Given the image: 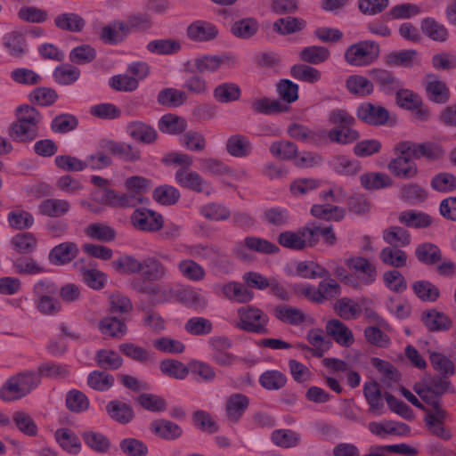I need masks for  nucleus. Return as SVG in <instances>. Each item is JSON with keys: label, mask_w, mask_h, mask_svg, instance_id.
<instances>
[{"label": "nucleus", "mask_w": 456, "mask_h": 456, "mask_svg": "<svg viewBox=\"0 0 456 456\" xmlns=\"http://www.w3.org/2000/svg\"><path fill=\"white\" fill-rule=\"evenodd\" d=\"M17 119L9 127L10 137L17 142L26 143L34 141L39 134L40 112L34 107L24 104L16 110Z\"/></svg>", "instance_id": "1"}, {"label": "nucleus", "mask_w": 456, "mask_h": 456, "mask_svg": "<svg viewBox=\"0 0 456 456\" xmlns=\"http://www.w3.org/2000/svg\"><path fill=\"white\" fill-rule=\"evenodd\" d=\"M40 384L39 375L35 371H24L10 377L0 388V399L13 402L28 395Z\"/></svg>", "instance_id": "2"}, {"label": "nucleus", "mask_w": 456, "mask_h": 456, "mask_svg": "<svg viewBox=\"0 0 456 456\" xmlns=\"http://www.w3.org/2000/svg\"><path fill=\"white\" fill-rule=\"evenodd\" d=\"M413 390L428 405V408H443L442 395L446 393H456L455 387L448 378L441 376L416 383L413 387Z\"/></svg>", "instance_id": "3"}, {"label": "nucleus", "mask_w": 456, "mask_h": 456, "mask_svg": "<svg viewBox=\"0 0 456 456\" xmlns=\"http://www.w3.org/2000/svg\"><path fill=\"white\" fill-rule=\"evenodd\" d=\"M379 56V45L372 40H362L346 48V61L352 66L365 67L373 63Z\"/></svg>", "instance_id": "4"}, {"label": "nucleus", "mask_w": 456, "mask_h": 456, "mask_svg": "<svg viewBox=\"0 0 456 456\" xmlns=\"http://www.w3.org/2000/svg\"><path fill=\"white\" fill-rule=\"evenodd\" d=\"M239 321L236 327L241 330L256 333H267L269 317L262 310L253 306H243L238 309Z\"/></svg>", "instance_id": "5"}, {"label": "nucleus", "mask_w": 456, "mask_h": 456, "mask_svg": "<svg viewBox=\"0 0 456 456\" xmlns=\"http://www.w3.org/2000/svg\"><path fill=\"white\" fill-rule=\"evenodd\" d=\"M248 250L261 254H275L279 248L271 241L256 236H247L243 240L238 241L233 248L232 254L241 259L249 260Z\"/></svg>", "instance_id": "6"}, {"label": "nucleus", "mask_w": 456, "mask_h": 456, "mask_svg": "<svg viewBox=\"0 0 456 456\" xmlns=\"http://www.w3.org/2000/svg\"><path fill=\"white\" fill-rule=\"evenodd\" d=\"M425 412L424 421L428 431L441 439L449 440L452 433L444 424L448 418V412L443 408H428Z\"/></svg>", "instance_id": "7"}, {"label": "nucleus", "mask_w": 456, "mask_h": 456, "mask_svg": "<svg viewBox=\"0 0 456 456\" xmlns=\"http://www.w3.org/2000/svg\"><path fill=\"white\" fill-rule=\"evenodd\" d=\"M96 264L86 258H80L74 263V267L80 272L84 282L91 289H102L106 283V275L95 268Z\"/></svg>", "instance_id": "8"}, {"label": "nucleus", "mask_w": 456, "mask_h": 456, "mask_svg": "<svg viewBox=\"0 0 456 456\" xmlns=\"http://www.w3.org/2000/svg\"><path fill=\"white\" fill-rule=\"evenodd\" d=\"M175 179L183 188L209 194L212 191L210 183L205 180L199 173L192 170L179 168L175 174Z\"/></svg>", "instance_id": "9"}, {"label": "nucleus", "mask_w": 456, "mask_h": 456, "mask_svg": "<svg viewBox=\"0 0 456 456\" xmlns=\"http://www.w3.org/2000/svg\"><path fill=\"white\" fill-rule=\"evenodd\" d=\"M423 86L428 99L437 104H444L450 99V90L444 81L435 74L426 75Z\"/></svg>", "instance_id": "10"}, {"label": "nucleus", "mask_w": 456, "mask_h": 456, "mask_svg": "<svg viewBox=\"0 0 456 456\" xmlns=\"http://www.w3.org/2000/svg\"><path fill=\"white\" fill-rule=\"evenodd\" d=\"M131 221L136 229L145 232H157L163 227L162 216L146 208L135 209L131 216Z\"/></svg>", "instance_id": "11"}, {"label": "nucleus", "mask_w": 456, "mask_h": 456, "mask_svg": "<svg viewBox=\"0 0 456 456\" xmlns=\"http://www.w3.org/2000/svg\"><path fill=\"white\" fill-rule=\"evenodd\" d=\"M347 266L358 274L360 282L369 286L377 279V268L369 259L363 256H353L346 260Z\"/></svg>", "instance_id": "12"}, {"label": "nucleus", "mask_w": 456, "mask_h": 456, "mask_svg": "<svg viewBox=\"0 0 456 456\" xmlns=\"http://www.w3.org/2000/svg\"><path fill=\"white\" fill-rule=\"evenodd\" d=\"M79 254V248L73 241H64L54 246L48 254L50 264L61 266L71 263Z\"/></svg>", "instance_id": "13"}, {"label": "nucleus", "mask_w": 456, "mask_h": 456, "mask_svg": "<svg viewBox=\"0 0 456 456\" xmlns=\"http://www.w3.org/2000/svg\"><path fill=\"white\" fill-rule=\"evenodd\" d=\"M357 117L366 124L382 126L387 122L389 114L384 107L366 102L358 107Z\"/></svg>", "instance_id": "14"}, {"label": "nucleus", "mask_w": 456, "mask_h": 456, "mask_svg": "<svg viewBox=\"0 0 456 456\" xmlns=\"http://www.w3.org/2000/svg\"><path fill=\"white\" fill-rule=\"evenodd\" d=\"M306 339L312 347L305 344H299L297 347L304 351L312 352V354L316 357H322L331 345L329 336L325 335L321 329H311L307 332Z\"/></svg>", "instance_id": "15"}, {"label": "nucleus", "mask_w": 456, "mask_h": 456, "mask_svg": "<svg viewBox=\"0 0 456 456\" xmlns=\"http://www.w3.org/2000/svg\"><path fill=\"white\" fill-rule=\"evenodd\" d=\"M237 64V60L234 56L229 54L205 55L195 59L194 66L198 72H215L221 66L226 65L232 67Z\"/></svg>", "instance_id": "16"}, {"label": "nucleus", "mask_w": 456, "mask_h": 456, "mask_svg": "<svg viewBox=\"0 0 456 456\" xmlns=\"http://www.w3.org/2000/svg\"><path fill=\"white\" fill-rule=\"evenodd\" d=\"M249 406V398L240 393L227 397L225 402V416L232 423H237Z\"/></svg>", "instance_id": "17"}, {"label": "nucleus", "mask_w": 456, "mask_h": 456, "mask_svg": "<svg viewBox=\"0 0 456 456\" xmlns=\"http://www.w3.org/2000/svg\"><path fill=\"white\" fill-rule=\"evenodd\" d=\"M100 146L110 154L117 155L125 161L134 162L141 159V151L131 144L102 140L100 142Z\"/></svg>", "instance_id": "18"}, {"label": "nucleus", "mask_w": 456, "mask_h": 456, "mask_svg": "<svg viewBox=\"0 0 456 456\" xmlns=\"http://www.w3.org/2000/svg\"><path fill=\"white\" fill-rule=\"evenodd\" d=\"M273 314L281 322L292 326H299L308 320L307 315L301 309L289 305H276Z\"/></svg>", "instance_id": "19"}, {"label": "nucleus", "mask_w": 456, "mask_h": 456, "mask_svg": "<svg viewBox=\"0 0 456 456\" xmlns=\"http://www.w3.org/2000/svg\"><path fill=\"white\" fill-rule=\"evenodd\" d=\"M187 36L193 41L207 42L216 38L218 28L209 21L196 20L188 27Z\"/></svg>", "instance_id": "20"}, {"label": "nucleus", "mask_w": 456, "mask_h": 456, "mask_svg": "<svg viewBox=\"0 0 456 456\" xmlns=\"http://www.w3.org/2000/svg\"><path fill=\"white\" fill-rule=\"evenodd\" d=\"M126 129L132 139L145 144L154 142L158 137L155 128L142 121H131L126 125Z\"/></svg>", "instance_id": "21"}, {"label": "nucleus", "mask_w": 456, "mask_h": 456, "mask_svg": "<svg viewBox=\"0 0 456 456\" xmlns=\"http://www.w3.org/2000/svg\"><path fill=\"white\" fill-rule=\"evenodd\" d=\"M389 172L400 179H411L418 174V167L409 157L399 156L393 159L387 166Z\"/></svg>", "instance_id": "22"}, {"label": "nucleus", "mask_w": 456, "mask_h": 456, "mask_svg": "<svg viewBox=\"0 0 456 456\" xmlns=\"http://www.w3.org/2000/svg\"><path fill=\"white\" fill-rule=\"evenodd\" d=\"M141 266L140 272L145 281H158L169 276L168 269L154 256L144 258Z\"/></svg>", "instance_id": "23"}, {"label": "nucleus", "mask_w": 456, "mask_h": 456, "mask_svg": "<svg viewBox=\"0 0 456 456\" xmlns=\"http://www.w3.org/2000/svg\"><path fill=\"white\" fill-rule=\"evenodd\" d=\"M71 208L67 200L49 198L43 200L38 205V213L48 217H61L66 216Z\"/></svg>", "instance_id": "24"}, {"label": "nucleus", "mask_w": 456, "mask_h": 456, "mask_svg": "<svg viewBox=\"0 0 456 456\" xmlns=\"http://www.w3.org/2000/svg\"><path fill=\"white\" fill-rule=\"evenodd\" d=\"M225 148L232 157L246 158L252 153L253 144L246 135L234 134L228 137Z\"/></svg>", "instance_id": "25"}, {"label": "nucleus", "mask_w": 456, "mask_h": 456, "mask_svg": "<svg viewBox=\"0 0 456 456\" xmlns=\"http://www.w3.org/2000/svg\"><path fill=\"white\" fill-rule=\"evenodd\" d=\"M97 327L103 336L115 339L124 338L128 330L126 324L114 316H105L102 318Z\"/></svg>", "instance_id": "26"}, {"label": "nucleus", "mask_w": 456, "mask_h": 456, "mask_svg": "<svg viewBox=\"0 0 456 456\" xmlns=\"http://www.w3.org/2000/svg\"><path fill=\"white\" fill-rule=\"evenodd\" d=\"M221 290L227 299L240 304L248 303L254 297V293L248 288L237 281L224 284Z\"/></svg>", "instance_id": "27"}, {"label": "nucleus", "mask_w": 456, "mask_h": 456, "mask_svg": "<svg viewBox=\"0 0 456 456\" xmlns=\"http://www.w3.org/2000/svg\"><path fill=\"white\" fill-rule=\"evenodd\" d=\"M150 429L157 436L167 441L175 440L183 435L179 425L164 419L152 421Z\"/></svg>", "instance_id": "28"}, {"label": "nucleus", "mask_w": 456, "mask_h": 456, "mask_svg": "<svg viewBox=\"0 0 456 456\" xmlns=\"http://www.w3.org/2000/svg\"><path fill=\"white\" fill-rule=\"evenodd\" d=\"M54 439L60 447L70 453L77 454L81 450V443L77 436L69 428H61L55 430Z\"/></svg>", "instance_id": "29"}, {"label": "nucleus", "mask_w": 456, "mask_h": 456, "mask_svg": "<svg viewBox=\"0 0 456 456\" xmlns=\"http://www.w3.org/2000/svg\"><path fill=\"white\" fill-rule=\"evenodd\" d=\"M329 167L341 175H354L361 170L360 163L345 155H335L329 160Z\"/></svg>", "instance_id": "30"}, {"label": "nucleus", "mask_w": 456, "mask_h": 456, "mask_svg": "<svg viewBox=\"0 0 456 456\" xmlns=\"http://www.w3.org/2000/svg\"><path fill=\"white\" fill-rule=\"evenodd\" d=\"M177 270L184 279L190 281H201L206 277V271L204 267L191 258H185L179 261L177 264Z\"/></svg>", "instance_id": "31"}, {"label": "nucleus", "mask_w": 456, "mask_h": 456, "mask_svg": "<svg viewBox=\"0 0 456 456\" xmlns=\"http://www.w3.org/2000/svg\"><path fill=\"white\" fill-rule=\"evenodd\" d=\"M327 333L334 340L344 346H349L354 343V335L352 331L340 321L331 320L326 324Z\"/></svg>", "instance_id": "32"}, {"label": "nucleus", "mask_w": 456, "mask_h": 456, "mask_svg": "<svg viewBox=\"0 0 456 456\" xmlns=\"http://www.w3.org/2000/svg\"><path fill=\"white\" fill-rule=\"evenodd\" d=\"M85 444L94 452L104 454L111 446L110 438L102 433L94 430H86L82 433Z\"/></svg>", "instance_id": "33"}, {"label": "nucleus", "mask_w": 456, "mask_h": 456, "mask_svg": "<svg viewBox=\"0 0 456 456\" xmlns=\"http://www.w3.org/2000/svg\"><path fill=\"white\" fill-rule=\"evenodd\" d=\"M382 238L388 247L403 248L411 243V235L401 226H390L382 232Z\"/></svg>", "instance_id": "34"}, {"label": "nucleus", "mask_w": 456, "mask_h": 456, "mask_svg": "<svg viewBox=\"0 0 456 456\" xmlns=\"http://www.w3.org/2000/svg\"><path fill=\"white\" fill-rule=\"evenodd\" d=\"M3 44L10 55L14 58L20 59L27 53L26 39L20 32L12 31L6 34L3 37Z\"/></svg>", "instance_id": "35"}, {"label": "nucleus", "mask_w": 456, "mask_h": 456, "mask_svg": "<svg viewBox=\"0 0 456 456\" xmlns=\"http://www.w3.org/2000/svg\"><path fill=\"white\" fill-rule=\"evenodd\" d=\"M421 320L424 325L431 331L446 330L452 326V321L448 316L436 310L424 312Z\"/></svg>", "instance_id": "36"}, {"label": "nucleus", "mask_w": 456, "mask_h": 456, "mask_svg": "<svg viewBox=\"0 0 456 456\" xmlns=\"http://www.w3.org/2000/svg\"><path fill=\"white\" fill-rule=\"evenodd\" d=\"M370 79L378 84L380 89L386 93H391L400 87V82L394 75L382 69H372L369 72Z\"/></svg>", "instance_id": "37"}, {"label": "nucleus", "mask_w": 456, "mask_h": 456, "mask_svg": "<svg viewBox=\"0 0 456 456\" xmlns=\"http://www.w3.org/2000/svg\"><path fill=\"white\" fill-rule=\"evenodd\" d=\"M106 411L112 419L121 424L130 422L134 416L132 407L118 400L109 402L106 405Z\"/></svg>", "instance_id": "38"}, {"label": "nucleus", "mask_w": 456, "mask_h": 456, "mask_svg": "<svg viewBox=\"0 0 456 456\" xmlns=\"http://www.w3.org/2000/svg\"><path fill=\"white\" fill-rule=\"evenodd\" d=\"M380 261L394 268H403L407 265L408 256L400 248L386 247L379 253Z\"/></svg>", "instance_id": "39"}, {"label": "nucleus", "mask_w": 456, "mask_h": 456, "mask_svg": "<svg viewBox=\"0 0 456 456\" xmlns=\"http://www.w3.org/2000/svg\"><path fill=\"white\" fill-rule=\"evenodd\" d=\"M272 442L281 448H294L299 445L301 436L292 429H275L271 434Z\"/></svg>", "instance_id": "40"}, {"label": "nucleus", "mask_w": 456, "mask_h": 456, "mask_svg": "<svg viewBox=\"0 0 456 456\" xmlns=\"http://www.w3.org/2000/svg\"><path fill=\"white\" fill-rule=\"evenodd\" d=\"M278 242L282 247L293 250H302L308 247L303 228L297 232L286 231L281 232L278 237Z\"/></svg>", "instance_id": "41"}, {"label": "nucleus", "mask_w": 456, "mask_h": 456, "mask_svg": "<svg viewBox=\"0 0 456 456\" xmlns=\"http://www.w3.org/2000/svg\"><path fill=\"white\" fill-rule=\"evenodd\" d=\"M311 214L326 221L342 220L346 216V209L338 206H333L328 202L324 204H315L311 208Z\"/></svg>", "instance_id": "42"}, {"label": "nucleus", "mask_w": 456, "mask_h": 456, "mask_svg": "<svg viewBox=\"0 0 456 456\" xmlns=\"http://www.w3.org/2000/svg\"><path fill=\"white\" fill-rule=\"evenodd\" d=\"M158 127L164 134H179L185 131L187 121L177 115L166 114L159 120Z\"/></svg>", "instance_id": "43"}, {"label": "nucleus", "mask_w": 456, "mask_h": 456, "mask_svg": "<svg viewBox=\"0 0 456 456\" xmlns=\"http://www.w3.org/2000/svg\"><path fill=\"white\" fill-rule=\"evenodd\" d=\"M54 25L61 30L80 32L84 28L86 21L77 13L65 12L55 17Z\"/></svg>", "instance_id": "44"}, {"label": "nucleus", "mask_w": 456, "mask_h": 456, "mask_svg": "<svg viewBox=\"0 0 456 456\" xmlns=\"http://www.w3.org/2000/svg\"><path fill=\"white\" fill-rule=\"evenodd\" d=\"M80 73L78 68L65 63L54 69L53 77L61 86H70L79 79Z\"/></svg>", "instance_id": "45"}, {"label": "nucleus", "mask_w": 456, "mask_h": 456, "mask_svg": "<svg viewBox=\"0 0 456 456\" xmlns=\"http://www.w3.org/2000/svg\"><path fill=\"white\" fill-rule=\"evenodd\" d=\"M306 26L305 20L287 16L280 18L273 23V30L281 35H289L303 30Z\"/></svg>", "instance_id": "46"}, {"label": "nucleus", "mask_w": 456, "mask_h": 456, "mask_svg": "<svg viewBox=\"0 0 456 456\" xmlns=\"http://www.w3.org/2000/svg\"><path fill=\"white\" fill-rule=\"evenodd\" d=\"M423 33L430 39L437 42H444L449 37L448 29L445 26L434 18L424 19L421 23Z\"/></svg>", "instance_id": "47"}, {"label": "nucleus", "mask_w": 456, "mask_h": 456, "mask_svg": "<svg viewBox=\"0 0 456 456\" xmlns=\"http://www.w3.org/2000/svg\"><path fill=\"white\" fill-rule=\"evenodd\" d=\"M330 56L328 48L320 45H311L303 48L299 53L302 61L317 65L326 61Z\"/></svg>", "instance_id": "48"}, {"label": "nucleus", "mask_w": 456, "mask_h": 456, "mask_svg": "<svg viewBox=\"0 0 456 456\" xmlns=\"http://www.w3.org/2000/svg\"><path fill=\"white\" fill-rule=\"evenodd\" d=\"M84 232L88 238L102 242H110L116 238L115 230L102 223L91 224L85 228Z\"/></svg>", "instance_id": "49"}, {"label": "nucleus", "mask_w": 456, "mask_h": 456, "mask_svg": "<svg viewBox=\"0 0 456 456\" xmlns=\"http://www.w3.org/2000/svg\"><path fill=\"white\" fill-rule=\"evenodd\" d=\"M418 52L412 49L390 53L386 56V63L389 66L411 68L417 62Z\"/></svg>", "instance_id": "50"}, {"label": "nucleus", "mask_w": 456, "mask_h": 456, "mask_svg": "<svg viewBox=\"0 0 456 456\" xmlns=\"http://www.w3.org/2000/svg\"><path fill=\"white\" fill-rule=\"evenodd\" d=\"M334 309L344 320L357 319L362 314L361 305L349 297L338 299L335 304Z\"/></svg>", "instance_id": "51"}, {"label": "nucleus", "mask_w": 456, "mask_h": 456, "mask_svg": "<svg viewBox=\"0 0 456 456\" xmlns=\"http://www.w3.org/2000/svg\"><path fill=\"white\" fill-rule=\"evenodd\" d=\"M11 244L17 253L26 255L36 250L37 240L31 232H20L12 238Z\"/></svg>", "instance_id": "52"}, {"label": "nucleus", "mask_w": 456, "mask_h": 456, "mask_svg": "<svg viewBox=\"0 0 456 456\" xmlns=\"http://www.w3.org/2000/svg\"><path fill=\"white\" fill-rule=\"evenodd\" d=\"M287 377L277 370H268L259 377V384L266 390H279L286 386Z\"/></svg>", "instance_id": "53"}, {"label": "nucleus", "mask_w": 456, "mask_h": 456, "mask_svg": "<svg viewBox=\"0 0 456 456\" xmlns=\"http://www.w3.org/2000/svg\"><path fill=\"white\" fill-rule=\"evenodd\" d=\"M361 184L367 190H379L392 185V179L383 173L370 172L360 176Z\"/></svg>", "instance_id": "54"}, {"label": "nucleus", "mask_w": 456, "mask_h": 456, "mask_svg": "<svg viewBox=\"0 0 456 456\" xmlns=\"http://www.w3.org/2000/svg\"><path fill=\"white\" fill-rule=\"evenodd\" d=\"M347 90L358 96L370 95L373 92V84L365 77L360 75L350 76L346 82Z\"/></svg>", "instance_id": "55"}, {"label": "nucleus", "mask_w": 456, "mask_h": 456, "mask_svg": "<svg viewBox=\"0 0 456 456\" xmlns=\"http://www.w3.org/2000/svg\"><path fill=\"white\" fill-rule=\"evenodd\" d=\"M429 359L432 367L441 377L449 378L455 374V364L453 361L446 355L433 352L430 354Z\"/></svg>", "instance_id": "56"}, {"label": "nucleus", "mask_w": 456, "mask_h": 456, "mask_svg": "<svg viewBox=\"0 0 456 456\" xmlns=\"http://www.w3.org/2000/svg\"><path fill=\"white\" fill-rule=\"evenodd\" d=\"M97 365L105 370H118L123 364L122 357L115 351L101 349L95 354Z\"/></svg>", "instance_id": "57"}, {"label": "nucleus", "mask_w": 456, "mask_h": 456, "mask_svg": "<svg viewBox=\"0 0 456 456\" xmlns=\"http://www.w3.org/2000/svg\"><path fill=\"white\" fill-rule=\"evenodd\" d=\"M12 421L18 430L22 434L28 436H35L37 435L38 428L28 412L23 411H14L12 414Z\"/></svg>", "instance_id": "58"}, {"label": "nucleus", "mask_w": 456, "mask_h": 456, "mask_svg": "<svg viewBox=\"0 0 456 456\" xmlns=\"http://www.w3.org/2000/svg\"><path fill=\"white\" fill-rule=\"evenodd\" d=\"M146 49L151 53L168 55L178 53L181 50V45L175 39H157L150 41Z\"/></svg>", "instance_id": "59"}, {"label": "nucleus", "mask_w": 456, "mask_h": 456, "mask_svg": "<svg viewBox=\"0 0 456 456\" xmlns=\"http://www.w3.org/2000/svg\"><path fill=\"white\" fill-rule=\"evenodd\" d=\"M257 30L258 22L254 18H245L237 20L231 28V32L233 36L243 39L252 37Z\"/></svg>", "instance_id": "60"}, {"label": "nucleus", "mask_w": 456, "mask_h": 456, "mask_svg": "<svg viewBox=\"0 0 456 456\" xmlns=\"http://www.w3.org/2000/svg\"><path fill=\"white\" fill-rule=\"evenodd\" d=\"M185 331L192 336H207L213 330V323L204 317H191L184 324Z\"/></svg>", "instance_id": "61"}, {"label": "nucleus", "mask_w": 456, "mask_h": 456, "mask_svg": "<svg viewBox=\"0 0 456 456\" xmlns=\"http://www.w3.org/2000/svg\"><path fill=\"white\" fill-rule=\"evenodd\" d=\"M159 369L165 376L175 379H184L189 374V369L183 362L174 359L161 361Z\"/></svg>", "instance_id": "62"}, {"label": "nucleus", "mask_w": 456, "mask_h": 456, "mask_svg": "<svg viewBox=\"0 0 456 456\" xmlns=\"http://www.w3.org/2000/svg\"><path fill=\"white\" fill-rule=\"evenodd\" d=\"M118 349L124 355L140 363H147L152 360L151 354L147 349L131 342L120 344Z\"/></svg>", "instance_id": "63"}, {"label": "nucleus", "mask_w": 456, "mask_h": 456, "mask_svg": "<svg viewBox=\"0 0 456 456\" xmlns=\"http://www.w3.org/2000/svg\"><path fill=\"white\" fill-rule=\"evenodd\" d=\"M417 259L425 265H435L441 259V252L437 246L432 243L419 244L415 250Z\"/></svg>", "instance_id": "64"}]
</instances>
